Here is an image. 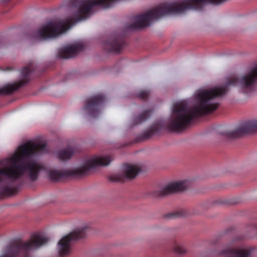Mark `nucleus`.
I'll return each mask as SVG.
<instances>
[{
	"label": "nucleus",
	"instance_id": "f257e3e1",
	"mask_svg": "<svg viewBox=\"0 0 257 257\" xmlns=\"http://www.w3.org/2000/svg\"><path fill=\"white\" fill-rule=\"evenodd\" d=\"M256 79L257 66L241 78L232 76L228 79L224 85L200 90L196 94L198 103L193 107H189L184 101L175 102L173 105L172 113L167 127L175 132L183 131L195 117L211 113L217 109L219 103L214 102V99L226 94L229 86L239 85L242 91L246 93L253 90Z\"/></svg>",
	"mask_w": 257,
	"mask_h": 257
},
{
	"label": "nucleus",
	"instance_id": "f03ea898",
	"mask_svg": "<svg viewBox=\"0 0 257 257\" xmlns=\"http://www.w3.org/2000/svg\"><path fill=\"white\" fill-rule=\"evenodd\" d=\"M45 144L28 142L19 146L18 151L12 157L2 161V164L11 165L0 169V195H12L18 190L15 182L26 174L29 180L35 181L43 167L34 160L27 159L36 153L46 151Z\"/></svg>",
	"mask_w": 257,
	"mask_h": 257
},
{
	"label": "nucleus",
	"instance_id": "7ed1b4c3",
	"mask_svg": "<svg viewBox=\"0 0 257 257\" xmlns=\"http://www.w3.org/2000/svg\"><path fill=\"white\" fill-rule=\"evenodd\" d=\"M226 1L184 0L180 3H163L145 14L136 16L135 18L136 22L128 25L126 28L130 30L140 29L149 26L152 20L158 19L165 15L181 14L189 9L200 10L202 4L205 3L219 5Z\"/></svg>",
	"mask_w": 257,
	"mask_h": 257
},
{
	"label": "nucleus",
	"instance_id": "20e7f679",
	"mask_svg": "<svg viewBox=\"0 0 257 257\" xmlns=\"http://www.w3.org/2000/svg\"><path fill=\"white\" fill-rule=\"evenodd\" d=\"M110 156H94L87 160L79 167L71 170H50L47 172L48 178L54 182L68 177L80 178L87 175L91 169L97 166H107L111 162Z\"/></svg>",
	"mask_w": 257,
	"mask_h": 257
},
{
	"label": "nucleus",
	"instance_id": "39448f33",
	"mask_svg": "<svg viewBox=\"0 0 257 257\" xmlns=\"http://www.w3.org/2000/svg\"><path fill=\"white\" fill-rule=\"evenodd\" d=\"M89 230L88 226L76 230L62 238L58 243V252L61 256L67 255L70 249V242L84 238Z\"/></svg>",
	"mask_w": 257,
	"mask_h": 257
},
{
	"label": "nucleus",
	"instance_id": "423d86ee",
	"mask_svg": "<svg viewBox=\"0 0 257 257\" xmlns=\"http://www.w3.org/2000/svg\"><path fill=\"white\" fill-rule=\"evenodd\" d=\"M34 71V63L33 62H31L27 66L22 69L21 74L22 79L19 81L6 85L3 87H0V94H10L26 84L30 81V75Z\"/></svg>",
	"mask_w": 257,
	"mask_h": 257
},
{
	"label": "nucleus",
	"instance_id": "0eeeda50",
	"mask_svg": "<svg viewBox=\"0 0 257 257\" xmlns=\"http://www.w3.org/2000/svg\"><path fill=\"white\" fill-rule=\"evenodd\" d=\"M105 101L103 94H97L86 100L83 109L90 116L95 118L100 114L101 106Z\"/></svg>",
	"mask_w": 257,
	"mask_h": 257
},
{
	"label": "nucleus",
	"instance_id": "6e6552de",
	"mask_svg": "<svg viewBox=\"0 0 257 257\" xmlns=\"http://www.w3.org/2000/svg\"><path fill=\"white\" fill-rule=\"evenodd\" d=\"M257 132V120L245 122L235 130L221 133V135L228 139H234L246 134Z\"/></svg>",
	"mask_w": 257,
	"mask_h": 257
},
{
	"label": "nucleus",
	"instance_id": "1a4fd4ad",
	"mask_svg": "<svg viewBox=\"0 0 257 257\" xmlns=\"http://www.w3.org/2000/svg\"><path fill=\"white\" fill-rule=\"evenodd\" d=\"M3 257H28V241H14L7 247Z\"/></svg>",
	"mask_w": 257,
	"mask_h": 257
},
{
	"label": "nucleus",
	"instance_id": "9d476101",
	"mask_svg": "<svg viewBox=\"0 0 257 257\" xmlns=\"http://www.w3.org/2000/svg\"><path fill=\"white\" fill-rule=\"evenodd\" d=\"M188 185V181L182 180L172 182L159 190L154 192L155 197H162L169 194L184 190Z\"/></svg>",
	"mask_w": 257,
	"mask_h": 257
},
{
	"label": "nucleus",
	"instance_id": "9b49d317",
	"mask_svg": "<svg viewBox=\"0 0 257 257\" xmlns=\"http://www.w3.org/2000/svg\"><path fill=\"white\" fill-rule=\"evenodd\" d=\"M140 171V167L137 165L125 164L123 167L122 176L112 175L109 177V180L111 182H121L123 179H133Z\"/></svg>",
	"mask_w": 257,
	"mask_h": 257
},
{
	"label": "nucleus",
	"instance_id": "f8f14e48",
	"mask_svg": "<svg viewBox=\"0 0 257 257\" xmlns=\"http://www.w3.org/2000/svg\"><path fill=\"white\" fill-rule=\"evenodd\" d=\"M126 42L120 35L112 36L104 44V49L109 52L119 53L125 47Z\"/></svg>",
	"mask_w": 257,
	"mask_h": 257
},
{
	"label": "nucleus",
	"instance_id": "ddd939ff",
	"mask_svg": "<svg viewBox=\"0 0 257 257\" xmlns=\"http://www.w3.org/2000/svg\"><path fill=\"white\" fill-rule=\"evenodd\" d=\"M84 45L82 43H76L71 46H67L60 48L58 53V56L62 59H68L77 55L78 52L83 50Z\"/></svg>",
	"mask_w": 257,
	"mask_h": 257
},
{
	"label": "nucleus",
	"instance_id": "4468645a",
	"mask_svg": "<svg viewBox=\"0 0 257 257\" xmlns=\"http://www.w3.org/2000/svg\"><path fill=\"white\" fill-rule=\"evenodd\" d=\"M165 127V124L162 120H158L152 125L150 128L142 135L143 140H148L154 135L158 134Z\"/></svg>",
	"mask_w": 257,
	"mask_h": 257
},
{
	"label": "nucleus",
	"instance_id": "2eb2a0df",
	"mask_svg": "<svg viewBox=\"0 0 257 257\" xmlns=\"http://www.w3.org/2000/svg\"><path fill=\"white\" fill-rule=\"evenodd\" d=\"M251 248L236 249L228 247L222 251V253L228 256H236V257H249L251 253Z\"/></svg>",
	"mask_w": 257,
	"mask_h": 257
},
{
	"label": "nucleus",
	"instance_id": "dca6fc26",
	"mask_svg": "<svg viewBox=\"0 0 257 257\" xmlns=\"http://www.w3.org/2000/svg\"><path fill=\"white\" fill-rule=\"evenodd\" d=\"M152 112V109H147L143 111L138 115L134 116L131 122V126L139 125L145 122L150 118Z\"/></svg>",
	"mask_w": 257,
	"mask_h": 257
},
{
	"label": "nucleus",
	"instance_id": "f3484780",
	"mask_svg": "<svg viewBox=\"0 0 257 257\" xmlns=\"http://www.w3.org/2000/svg\"><path fill=\"white\" fill-rule=\"evenodd\" d=\"M75 152L76 149L75 148L68 147L63 150L59 151L57 153V156L60 160L65 161L70 159Z\"/></svg>",
	"mask_w": 257,
	"mask_h": 257
},
{
	"label": "nucleus",
	"instance_id": "a211bd4d",
	"mask_svg": "<svg viewBox=\"0 0 257 257\" xmlns=\"http://www.w3.org/2000/svg\"><path fill=\"white\" fill-rule=\"evenodd\" d=\"M186 215V212L184 210H180L175 212H170L165 215L166 218H175L183 217Z\"/></svg>",
	"mask_w": 257,
	"mask_h": 257
},
{
	"label": "nucleus",
	"instance_id": "6ab92c4d",
	"mask_svg": "<svg viewBox=\"0 0 257 257\" xmlns=\"http://www.w3.org/2000/svg\"><path fill=\"white\" fill-rule=\"evenodd\" d=\"M149 95L150 92L149 91L143 90L139 93L138 96L142 100H146L149 97Z\"/></svg>",
	"mask_w": 257,
	"mask_h": 257
},
{
	"label": "nucleus",
	"instance_id": "aec40b11",
	"mask_svg": "<svg viewBox=\"0 0 257 257\" xmlns=\"http://www.w3.org/2000/svg\"><path fill=\"white\" fill-rule=\"evenodd\" d=\"M174 250L175 252L179 253H184L185 252L184 247L176 243L174 244Z\"/></svg>",
	"mask_w": 257,
	"mask_h": 257
},
{
	"label": "nucleus",
	"instance_id": "412c9836",
	"mask_svg": "<svg viewBox=\"0 0 257 257\" xmlns=\"http://www.w3.org/2000/svg\"><path fill=\"white\" fill-rule=\"evenodd\" d=\"M7 70H11V69H10V68L8 67V68H7Z\"/></svg>",
	"mask_w": 257,
	"mask_h": 257
}]
</instances>
